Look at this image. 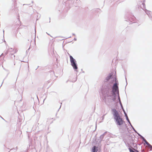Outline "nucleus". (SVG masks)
I'll list each match as a JSON object with an SVG mask.
<instances>
[{
    "label": "nucleus",
    "instance_id": "obj_11",
    "mask_svg": "<svg viewBox=\"0 0 152 152\" xmlns=\"http://www.w3.org/2000/svg\"><path fill=\"white\" fill-rule=\"evenodd\" d=\"M18 23H20V21H18Z\"/></svg>",
    "mask_w": 152,
    "mask_h": 152
},
{
    "label": "nucleus",
    "instance_id": "obj_5",
    "mask_svg": "<svg viewBox=\"0 0 152 152\" xmlns=\"http://www.w3.org/2000/svg\"><path fill=\"white\" fill-rule=\"evenodd\" d=\"M92 152H97L98 150L97 149L96 147L94 146L92 148Z\"/></svg>",
    "mask_w": 152,
    "mask_h": 152
},
{
    "label": "nucleus",
    "instance_id": "obj_12",
    "mask_svg": "<svg viewBox=\"0 0 152 152\" xmlns=\"http://www.w3.org/2000/svg\"><path fill=\"white\" fill-rule=\"evenodd\" d=\"M119 100H120V98H119Z\"/></svg>",
    "mask_w": 152,
    "mask_h": 152
},
{
    "label": "nucleus",
    "instance_id": "obj_10",
    "mask_svg": "<svg viewBox=\"0 0 152 152\" xmlns=\"http://www.w3.org/2000/svg\"><path fill=\"white\" fill-rule=\"evenodd\" d=\"M151 146V147L152 148V146L151 145H150Z\"/></svg>",
    "mask_w": 152,
    "mask_h": 152
},
{
    "label": "nucleus",
    "instance_id": "obj_7",
    "mask_svg": "<svg viewBox=\"0 0 152 152\" xmlns=\"http://www.w3.org/2000/svg\"><path fill=\"white\" fill-rule=\"evenodd\" d=\"M145 142L146 144L147 145H150L149 143H148V142H147V141H146V140H145Z\"/></svg>",
    "mask_w": 152,
    "mask_h": 152
},
{
    "label": "nucleus",
    "instance_id": "obj_8",
    "mask_svg": "<svg viewBox=\"0 0 152 152\" xmlns=\"http://www.w3.org/2000/svg\"><path fill=\"white\" fill-rule=\"evenodd\" d=\"M126 118H127V120L128 121H129V120L128 119V117L127 116H126Z\"/></svg>",
    "mask_w": 152,
    "mask_h": 152
},
{
    "label": "nucleus",
    "instance_id": "obj_9",
    "mask_svg": "<svg viewBox=\"0 0 152 152\" xmlns=\"http://www.w3.org/2000/svg\"><path fill=\"white\" fill-rule=\"evenodd\" d=\"M22 101V98H21V99H20V101Z\"/></svg>",
    "mask_w": 152,
    "mask_h": 152
},
{
    "label": "nucleus",
    "instance_id": "obj_4",
    "mask_svg": "<svg viewBox=\"0 0 152 152\" xmlns=\"http://www.w3.org/2000/svg\"><path fill=\"white\" fill-rule=\"evenodd\" d=\"M118 87L117 83H115L113 87V90L114 92H116L118 90Z\"/></svg>",
    "mask_w": 152,
    "mask_h": 152
},
{
    "label": "nucleus",
    "instance_id": "obj_6",
    "mask_svg": "<svg viewBox=\"0 0 152 152\" xmlns=\"http://www.w3.org/2000/svg\"><path fill=\"white\" fill-rule=\"evenodd\" d=\"M129 150L130 152H135L132 149H131L130 148H129Z\"/></svg>",
    "mask_w": 152,
    "mask_h": 152
},
{
    "label": "nucleus",
    "instance_id": "obj_1",
    "mask_svg": "<svg viewBox=\"0 0 152 152\" xmlns=\"http://www.w3.org/2000/svg\"><path fill=\"white\" fill-rule=\"evenodd\" d=\"M115 95L113 94H109V92H106L104 97L102 98V100L107 104H108L115 101Z\"/></svg>",
    "mask_w": 152,
    "mask_h": 152
},
{
    "label": "nucleus",
    "instance_id": "obj_3",
    "mask_svg": "<svg viewBox=\"0 0 152 152\" xmlns=\"http://www.w3.org/2000/svg\"><path fill=\"white\" fill-rule=\"evenodd\" d=\"M70 61L72 66L74 69H77V67L75 63V60L71 56H70Z\"/></svg>",
    "mask_w": 152,
    "mask_h": 152
},
{
    "label": "nucleus",
    "instance_id": "obj_2",
    "mask_svg": "<svg viewBox=\"0 0 152 152\" xmlns=\"http://www.w3.org/2000/svg\"><path fill=\"white\" fill-rule=\"evenodd\" d=\"M114 118L115 120L116 124L119 126L125 123L123 119L121 117L118 112L115 110H113Z\"/></svg>",
    "mask_w": 152,
    "mask_h": 152
}]
</instances>
